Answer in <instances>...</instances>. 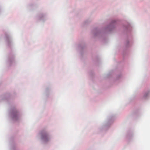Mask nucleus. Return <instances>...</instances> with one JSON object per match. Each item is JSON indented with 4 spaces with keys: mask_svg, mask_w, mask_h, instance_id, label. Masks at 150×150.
I'll use <instances>...</instances> for the list:
<instances>
[{
    "mask_svg": "<svg viewBox=\"0 0 150 150\" xmlns=\"http://www.w3.org/2000/svg\"><path fill=\"white\" fill-rule=\"evenodd\" d=\"M112 117H108L106 120L103 123L102 127L103 128H106L110 125L112 122Z\"/></svg>",
    "mask_w": 150,
    "mask_h": 150,
    "instance_id": "f257e3e1",
    "label": "nucleus"
},
{
    "mask_svg": "<svg viewBox=\"0 0 150 150\" xmlns=\"http://www.w3.org/2000/svg\"><path fill=\"white\" fill-rule=\"evenodd\" d=\"M115 22L116 21L115 20L112 21L110 24L106 27L105 30L106 31H110L115 28L116 27Z\"/></svg>",
    "mask_w": 150,
    "mask_h": 150,
    "instance_id": "f03ea898",
    "label": "nucleus"
},
{
    "mask_svg": "<svg viewBox=\"0 0 150 150\" xmlns=\"http://www.w3.org/2000/svg\"><path fill=\"white\" fill-rule=\"evenodd\" d=\"M41 136L42 139L45 141H47L50 139L49 135L46 132L42 133Z\"/></svg>",
    "mask_w": 150,
    "mask_h": 150,
    "instance_id": "7ed1b4c3",
    "label": "nucleus"
},
{
    "mask_svg": "<svg viewBox=\"0 0 150 150\" xmlns=\"http://www.w3.org/2000/svg\"><path fill=\"white\" fill-rule=\"evenodd\" d=\"M150 95V90H149L144 92L143 98L144 99L147 98Z\"/></svg>",
    "mask_w": 150,
    "mask_h": 150,
    "instance_id": "20e7f679",
    "label": "nucleus"
},
{
    "mask_svg": "<svg viewBox=\"0 0 150 150\" xmlns=\"http://www.w3.org/2000/svg\"><path fill=\"white\" fill-rule=\"evenodd\" d=\"M100 33L99 31H96V33H95L94 34V35L95 36H98L100 34Z\"/></svg>",
    "mask_w": 150,
    "mask_h": 150,
    "instance_id": "39448f33",
    "label": "nucleus"
},
{
    "mask_svg": "<svg viewBox=\"0 0 150 150\" xmlns=\"http://www.w3.org/2000/svg\"><path fill=\"white\" fill-rule=\"evenodd\" d=\"M129 26H127V27H126V28L127 29H128V28H129Z\"/></svg>",
    "mask_w": 150,
    "mask_h": 150,
    "instance_id": "423d86ee",
    "label": "nucleus"
}]
</instances>
